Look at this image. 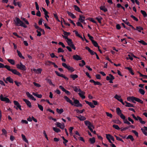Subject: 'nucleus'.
<instances>
[{
  "label": "nucleus",
  "mask_w": 147,
  "mask_h": 147,
  "mask_svg": "<svg viewBox=\"0 0 147 147\" xmlns=\"http://www.w3.org/2000/svg\"><path fill=\"white\" fill-rule=\"evenodd\" d=\"M15 24L17 26H21L24 28H26L27 26L18 18L16 17L14 20Z\"/></svg>",
  "instance_id": "1"
},
{
  "label": "nucleus",
  "mask_w": 147,
  "mask_h": 147,
  "mask_svg": "<svg viewBox=\"0 0 147 147\" xmlns=\"http://www.w3.org/2000/svg\"><path fill=\"white\" fill-rule=\"evenodd\" d=\"M73 88H74V91L76 92H79L78 93V95L83 99H84L85 98V96L84 95L85 94V92H84L82 91L80 89H78L77 87L76 86H74Z\"/></svg>",
  "instance_id": "2"
},
{
  "label": "nucleus",
  "mask_w": 147,
  "mask_h": 147,
  "mask_svg": "<svg viewBox=\"0 0 147 147\" xmlns=\"http://www.w3.org/2000/svg\"><path fill=\"white\" fill-rule=\"evenodd\" d=\"M7 70L9 71H11L13 74L17 75L20 77L22 76L21 74L18 71L16 70L15 69H13L10 68V66H9Z\"/></svg>",
  "instance_id": "3"
},
{
  "label": "nucleus",
  "mask_w": 147,
  "mask_h": 147,
  "mask_svg": "<svg viewBox=\"0 0 147 147\" xmlns=\"http://www.w3.org/2000/svg\"><path fill=\"white\" fill-rule=\"evenodd\" d=\"M0 99L1 101L5 102L6 103H11L9 99L6 97H3V94H1L0 96Z\"/></svg>",
  "instance_id": "4"
},
{
  "label": "nucleus",
  "mask_w": 147,
  "mask_h": 147,
  "mask_svg": "<svg viewBox=\"0 0 147 147\" xmlns=\"http://www.w3.org/2000/svg\"><path fill=\"white\" fill-rule=\"evenodd\" d=\"M131 115L137 121L139 120L141 124H144L146 122L144 121H143L142 118L140 117L137 116V117H136L134 114H132Z\"/></svg>",
  "instance_id": "5"
},
{
  "label": "nucleus",
  "mask_w": 147,
  "mask_h": 147,
  "mask_svg": "<svg viewBox=\"0 0 147 147\" xmlns=\"http://www.w3.org/2000/svg\"><path fill=\"white\" fill-rule=\"evenodd\" d=\"M131 115L137 121L139 120L141 124H144L146 122L144 121H143L142 118L140 117L137 116V117H136L134 114H132Z\"/></svg>",
  "instance_id": "6"
},
{
  "label": "nucleus",
  "mask_w": 147,
  "mask_h": 147,
  "mask_svg": "<svg viewBox=\"0 0 147 147\" xmlns=\"http://www.w3.org/2000/svg\"><path fill=\"white\" fill-rule=\"evenodd\" d=\"M131 115L137 121L139 120L141 124H144L146 122L144 121H143L142 118L140 117L137 116V117H136L134 114H132Z\"/></svg>",
  "instance_id": "7"
},
{
  "label": "nucleus",
  "mask_w": 147,
  "mask_h": 147,
  "mask_svg": "<svg viewBox=\"0 0 147 147\" xmlns=\"http://www.w3.org/2000/svg\"><path fill=\"white\" fill-rule=\"evenodd\" d=\"M17 67L22 70L25 71L26 70V66L23 65L22 62L20 63V64H17L16 65Z\"/></svg>",
  "instance_id": "8"
},
{
  "label": "nucleus",
  "mask_w": 147,
  "mask_h": 147,
  "mask_svg": "<svg viewBox=\"0 0 147 147\" xmlns=\"http://www.w3.org/2000/svg\"><path fill=\"white\" fill-rule=\"evenodd\" d=\"M72 99L74 100L73 103L75 104V105H74V106L77 107H82V105L80 103L79 101L75 99L74 98H73Z\"/></svg>",
  "instance_id": "9"
},
{
  "label": "nucleus",
  "mask_w": 147,
  "mask_h": 147,
  "mask_svg": "<svg viewBox=\"0 0 147 147\" xmlns=\"http://www.w3.org/2000/svg\"><path fill=\"white\" fill-rule=\"evenodd\" d=\"M13 103L16 106V107L15 106H14V108H15L17 110H18V109H19L20 110H22L21 106L17 101L14 100L13 101Z\"/></svg>",
  "instance_id": "10"
},
{
  "label": "nucleus",
  "mask_w": 147,
  "mask_h": 147,
  "mask_svg": "<svg viewBox=\"0 0 147 147\" xmlns=\"http://www.w3.org/2000/svg\"><path fill=\"white\" fill-rule=\"evenodd\" d=\"M114 98L121 102L123 105H125L124 102H123V100L121 98V96H118L117 94H116L114 96Z\"/></svg>",
  "instance_id": "11"
},
{
  "label": "nucleus",
  "mask_w": 147,
  "mask_h": 147,
  "mask_svg": "<svg viewBox=\"0 0 147 147\" xmlns=\"http://www.w3.org/2000/svg\"><path fill=\"white\" fill-rule=\"evenodd\" d=\"M26 94L28 97L32 99V100L35 101L36 99L29 92H26Z\"/></svg>",
  "instance_id": "12"
},
{
  "label": "nucleus",
  "mask_w": 147,
  "mask_h": 147,
  "mask_svg": "<svg viewBox=\"0 0 147 147\" xmlns=\"http://www.w3.org/2000/svg\"><path fill=\"white\" fill-rule=\"evenodd\" d=\"M64 99L66 100V101L68 102H69L72 105H74V104L72 101L67 96H65L64 97Z\"/></svg>",
  "instance_id": "13"
},
{
  "label": "nucleus",
  "mask_w": 147,
  "mask_h": 147,
  "mask_svg": "<svg viewBox=\"0 0 147 147\" xmlns=\"http://www.w3.org/2000/svg\"><path fill=\"white\" fill-rule=\"evenodd\" d=\"M23 100L29 108L31 107L32 105L31 103L29 100L26 99H23Z\"/></svg>",
  "instance_id": "14"
},
{
  "label": "nucleus",
  "mask_w": 147,
  "mask_h": 147,
  "mask_svg": "<svg viewBox=\"0 0 147 147\" xmlns=\"http://www.w3.org/2000/svg\"><path fill=\"white\" fill-rule=\"evenodd\" d=\"M73 59L76 60H80L82 59V58L79 55H74L73 56Z\"/></svg>",
  "instance_id": "15"
},
{
  "label": "nucleus",
  "mask_w": 147,
  "mask_h": 147,
  "mask_svg": "<svg viewBox=\"0 0 147 147\" xmlns=\"http://www.w3.org/2000/svg\"><path fill=\"white\" fill-rule=\"evenodd\" d=\"M109 76H107L106 77V79L108 81H110L111 80H113L115 79L114 77L112 74H109Z\"/></svg>",
  "instance_id": "16"
},
{
  "label": "nucleus",
  "mask_w": 147,
  "mask_h": 147,
  "mask_svg": "<svg viewBox=\"0 0 147 147\" xmlns=\"http://www.w3.org/2000/svg\"><path fill=\"white\" fill-rule=\"evenodd\" d=\"M84 123H85V125L86 126H88H88H92V127L93 128H94V127L93 126V125H92V123H91L90 122V121H88L86 120V121H85Z\"/></svg>",
  "instance_id": "17"
},
{
  "label": "nucleus",
  "mask_w": 147,
  "mask_h": 147,
  "mask_svg": "<svg viewBox=\"0 0 147 147\" xmlns=\"http://www.w3.org/2000/svg\"><path fill=\"white\" fill-rule=\"evenodd\" d=\"M33 70L37 74H40L42 71V69L41 68H38L37 69H33Z\"/></svg>",
  "instance_id": "18"
},
{
  "label": "nucleus",
  "mask_w": 147,
  "mask_h": 147,
  "mask_svg": "<svg viewBox=\"0 0 147 147\" xmlns=\"http://www.w3.org/2000/svg\"><path fill=\"white\" fill-rule=\"evenodd\" d=\"M76 117L81 121H84L86 119L85 117L81 115H79V116H76Z\"/></svg>",
  "instance_id": "19"
},
{
  "label": "nucleus",
  "mask_w": 147,
  "mask_h": 147,
  "mask_svg": "<svg viewBox=\"0 0 147 147\" xmlns=\"http://www.w3.org/2000/svg\"><path fill=\"white\" fill-rule=\"evenodd\" d=\"M63 38H65V39H67V44L68 45L69 43H72V40L71 39L68 38V37L66 36H64L63 35H62Z\"/></svg>",
  "instance_id": "20"
},
{
  "label": "nucleus",
  "mask_w": 147,
  "mask_h": 147,
  "mask_svg": "<svg viewBox=\"0 0 147 147\" xmlns=\"http://www.w3.org/2000/svg\"><path fill=\"white\" fill-rule=\"evenodd\" d=\"M86 103L88 104L91 108H94L95 107V106L93 105L92 103L88 102L87 100H85Z\"/></svg>",
  "instance_id": "21"
},
{
  "label": "nucleus",
  "mask_w": 147,
  "mask_h": 147,
  "mask_svg": "<svg viewBox=\"0 0 147 147\" xmlns=\"http://www.w3.org/2000/svg\"><path fill=\"white\" fill-rule=\"evenodd\" d=\"M74 9L75 10L78 12L82 13V12L80 10V8L78 6L76 5H74Z\"/></svg>",
  "instance_id": "22"
},
{
  "label": "nucleus",
  "mask_w": 147,
  "mask_h": 147,
  "mask_svg": "<svg viewBox=\"0 0 147 147\" xmlns=\"http://www.w3.org/2000/svg\"><path fill=\"white\" fill-rule=\"evenodd\" d=\"M6 81H8L10 83H13V80L10 76L6 78Z\"/></svg>",
  "instance_id": "23"
},
{
  "label": "nucleus",
  "mask_w": 147,
  "mask_h": 147,
  "mask_svg": "<svg viewBox=\"0 0 147 147\" xmlns=\"http://www.w3.org/2000/svg\"><path fill=\"white\" fill-rule=\"evenodd\" d=\"M67 13L68 15L70 16L72 18L74 19L76 18V16L72 13L69 12L68 11H67Z\"/></svg>",
  "instance_id": "24"
},
{
  "label": "nucleus",
  "mask_w": 147,
  "mask_h": 147,
  "mask_svg": "<svg viewBox=\"0 0 147 147\" xmlns=\"http://www.w3.org/2000/svg\"><path fill=\"white\" fill-rule=\"evenodd\" d=\"M125 69H128L129 71V72L132 75H134V74L133 72V71L131 68L128 67H125Z\"/></svg>",
  "instance_id": "25"
},
{
  "label": "nucleus",
  "mask_w": 147,
  "mask_h": 147,
  "mask_svg": "<svg viewBox=\"0 0 147 147\" xmlns=\"http://www.w3.org/2000/svg\"><path fill=\"white\" fill-rule=\"evenodd\" d=\"M135 99H134L135 100L136 102H137L143 104V102L142 100L139 99V98H137L136 97H135Z\"/></svg>",
  "instance_id": "26"
},
{
  "label": "nucleus",
  "mask_w": 147,
  "mask_h": 147,
  "mask_svg": "<svg viewBox=\"0 0 147 147\" xmlns=\"http://www.w3.org/2000/svg\"><path fill=\"white\" fill-rule=\"evenodd\" d=\"M135 99H134L135 100L136 102H137L143 104V102L142 100L139 99V98H137L136 97H135Z\"/></svg>",
  "instance_id": "27"
},
{
  "label": "nucleus",
  "mask_w": 147,
  "mask_h": 147,
  "mask_svg": "<svg viewBox=\"0 0 147 147\" xmlns=\"http://www.w3.org/2000/svg\"><path fill=\"white\" fill-rule=\"evenodd\" d=\"M125 102L126 103V105H125V106L128 107H134V106L132 104L126 101H125Z\"/></svg>",
  "instance_id": "28"
},
{
  "label": "nucleus",
  "mask_w": 147,
  "mask_h": 147,
  "mask_svg": "<svg viewBox=\"0 0 147 147\" xmlns=\"http://www.w3.org/2000/svg\"><path fill=\"white\" fill-rule=\"evenodd\" d=\"M74 32H75V34L77 36L81 38L82 40H84V39L83 37H82V36L78 33V32L77 31L74 30Z\"/></svg>",
  "instance_id": "29"
},
{
  "label": "nucleus",
  "mask_w": 147,
  "mask_h": 147,
  "mask_svg": "<svg viewBox=\"0 0 147 147\" xmlns=\"http://www.w3.org/2000/svg\"><path fill=\"white\" fill-rule=\"evenodd\" d=\"M9 66L7 65H5L3 64L0 63V68H5L7 70Z\"/></svg>",
  "instance_id": "30"
},
{
  "label": "nucleus",
  "mask_w": 147,
  "mask_h": 147,
  "mask_svg": "<svg viewBox=\"0 0 147 147\" xmlns=\"http://www.w3.org/2000/svg\"><path fill=\"white\" fill-rule=\"evenodd\" d=\"M70 77L73 80H75L76 79L78 78V76L76 74H71L70 75Z\"/></svg>",
  "instance_id": "31"
},
{
  "label": "nucleus",
  "mask_w": 147,
  "mask_h": 147,
  "mask_svg": "<svg viewBox=\"0 0 147 147\" xmlns=\"http://www.w3.org/2000/svg\"><path fill=\"white\" fill-rule=\"evenodd\" d=\"M135 97L133 96H128L127 98V100L129 102H131L133 100H134Z\"/></svg>",
  "instance_id": "32"
},
{
  "label": "nucleus",
  "mask_w": 147,
  "mask_h": 147,
  "mask_svg": "<svg viewBox=\"0 0 147 147\" xmlns=\"http://www.w3.org/2000/svg\"><path fill=\"white\" fill-rule=\"evenodd\" d=\"M7 60L8 62L11 64L12 65H14L15 64V61L14 60L11 59H7Z\"/></svg>",
  "instance_id": "33"
},
{
  "label": "nucleus",
  "mask_w": 147,
  "mask_h": 147,
  "mask_svg": "<svg viewBox=\"0 0 147 147\" xmlns=\"http://www.w3.org/2000/svg\"><path fill=\"white\" fill-rule=\"evenodd\" d=\"M116 110L117 113L118 115H119L122 113L121 111L119 108L117 107L116 109Z\"/></svg>",
  "instance_id": "34"
},
{
  "label": "nucleus",
  "mask_w": 147,
  "mask_h": 147,
  "mask_svg": "<svg viewBox=\"0 0 147 147\" xmlns=\"http://www.w3.org/2000/svg\"><path fill=\"white\" fill-rule=\"evenodd\" d=\"M56 111L59 114H61L63 112V110L62 109H59L58 108H57L56 109Z\"/></svg>",
  "instance_id": "35"
},
{
  "label": "nucleus",
  "mask_w": 147,
  "mask_h": 147,
  "mask_svg": "<svg viewBox=\"0 0 147 147\" xmlns=\"http://www.w3.org/2000/svg\"><path fill=\"white\" fill-rule=\"evenodd\" d=\"M32 94L34 96H36L39 98H41L42 97V95L41 94H37L36 93H35L34 92H33Z\"/></svg>",
  "instance_id": "36"
},
{
  "label": "nucleus",
  "mask_w": 147,
  "mask_h": 147,
  "mask_svg": "<svg viewBox=\"0 0 147 147\" xmlns=\"http://www.w3.org/2000/svg\"><path fill=\"white\" fill-rule=\"evenodd\" d=\"M45 80H47V82L48 83H49L50 85H52L53 86H55L54 84H53L52 83V81L51 80L47 79V78H46L45 79Z\"/></svg>",
  "instance_id": "37"
},
{
  "label": "nucleus",
  "mask_w": 147,
  "mask_h": 147,
  "mask_svg": "<svg viewBox=\"0 0 147 147\" xmlns=\"http://www.w3.org/2000/svg\"><path fill=\"white\" fill-rule=\"evenodd\" d=\"M17 53L18 54V56L20 58H22L23 59H24V58H25L24 57V56H22L21 53L20 51H19L18 50H17Z\"/></svg>",
  "instance_id": "38"
},
{
  "label": "nucleus",
  "mask_w": 147,
  "mask_h": 147,
  "mask_svg": "<svg viewBox=\"0 0 147 147\" xmlns=\"http://www.w3.org/2000/svg\"><path fill=\"white\" fill-rule=\"evenodd\" d=\"M81 62H82V63H79V65L80 67H82L85 65L86 62L84 60H82L81 61Z\"/></svg>",
  "instance_id": "39"
},
{
  "label": "nucleus",
  "mask_w": 147,
  "mask_h": 147,
  "mask_svg": "<svg viewBox=\"0 0 147 147\" xmlns=\"http://www.w3.org/2000/svg\"><path fill=\"white\" fill-rule=\"evenodd\" d=\"M67 69L72 72L75 71V69L72 67H71L69 65H68V67Z\"/></svg>",
  "instance_id": "40"
},
{
  "label": "nucleus",
  "mask_w": 147,
  "mask_h": 147,
  "mask_svg": "<svg viewBox=\"0 0 147 147\" xmlns=\"http://www.w3.org/2000/svg\"><path fill=\"white\" fill-rule=\"evenodd\" d=\"M136 30L138 31L139 32H141V30H143V28L141 26H137L136 27Z\"/></svg>",
  "instance_id": "41"
},
{
  "label": "nucleus",
  "mask_w": 147,
  "mask_h": 147,
  "mask_svg": "<svg viewBox=\"0 0 147 147\" xmlns=\"http://www.w3.org/2000/svg\"><path fill=\"white\" fill-rule=\"evenodd\" d=\"M92 44L94 46L96 47H98L99 46H98V44L97 42L95 41L94 40H92Z\"/></svg>",
  "instance_id": "42"
},
{
  "label": "nucleus",
  "mask_w": 147,
  "mask_h": 147,
  "mask_svg": "<svg viewBox=\"0 0 147 147\" xmlns=\"http://www.w3.org/2000/svg\"><path fill=\"white\" fill-rule=\"evenodd\" d=\"M138 42L140 43H141L144 45L146 46L147 45V43L145 42L143 40H140L138 41Z\"/></svg>",
  "instance_id": "43"
},
{
  "label": "nucleus",
  "mask_w": 147,
  "mask_h": 147,
  "mask_svg": "<svg viewBox=\"0 0 147 147\" xmlns=\"http://www.w3.org/2000/svg\"><path fill=\"white\" fill-rule=\"evenodd\" d=\"M68 45L71 48H72L74 50H76V48L74 46V45L72 43H69L68 44Z\"/></svg>",
  "instance_id": "44"
},
{
  "label": "nucleus",
  "mask_w": 147,
  "mask_h": 147,
  "mask_svg": "<svg viewBox=\"0 0 147 147\" xmlns=\"http://www.w3.org/2000/svg\"><path fill=\"white\" fill-rule=\"evenodd\" d=\"M89 140L92 144H93L95 142V139L94 137L90 138Z\"/></svg>",
  "instance_id": "45"
},
{
  "label": "nucleus",
  "mask_w": 147,
  "mask_h": 147,
  "mask_svg": "<svg viewBox=\"0 0 147 147\" xmlns=\"http://www.w3.org/2000/svg\"><path fill=\"white\" fill-rule=\"evenodd\" d=\"M53 130L57 133H58L60 132V130L58 128L56 127H53Z\"/></svg>",
  "instance_id": "46"
},
{
  "label": "nucleus",
  "mask_w": 147,
  "mask_h": 147,
  "mask_svg": "<svg viewBox=\"0 0 147 147\" xmlns=\"http://www.w3.org/2000/svg\"><path fill=\"white\" fill-rule=\"evenodd\" d=\"M21 136L23 140L26 142H28V140L26 139L25 136L23 134H22Z\"/></svg>",
  "instance_id": "47"
},
{
  "label": "nucleus",
  "mask_w": 147,
  "mask_h": 147,
  "mask_svg": "<svg viewBox=\"0 0 147 147\" xmlns=\"http://www.w3.org/2000/svg\"><path fill=\"white\" fill-rule=\"evenodd\" d=\"M100 10L103 11L105 12L107 11V9L106 8L102 6L100 7Z\"/></svg>",
  "instance_id": "48"
},
{
  "label": "nucleus",
  "mask_w": 147,
  "mask_h": 147,
  "mask_svg": "<svg viewBox=\"0 0 147 147\" xmlns=\"http://www.w3.org/2000/svg\"><path fill=\"white\" fill-rule=\"evenodd\" d=\"M140 11L144 17H146L147 16V14L145 11L141 10Z\"/></svg>",
  "instance_id": "49"
},
{
  "label": "nucleus",
  "mask_w": 147,
  "mask_h": 147,
  "mask_svg": "<svg viewBox=\"0 0 147 147\" xmlns=\"http://www.w3.org/2000/svg\"><path fill=\"white\" fill-rule=\"evenodd\" d=\"M126 139H129L131 140L132 141H133L134 140V138L133 136L132 135H129L127 136V137L126 138Z\"/></svg>",
  "instance_id": "50"
},
{
  "label": "nucleus",
  "mask_w": 147,
  "mask_h": 147,
  "mask_svg": "<svg viewBox=\"0 0 147 147\" xmlns=\"http://www.w3.org/2000/svg\"><path fill=\"white\" fill-rule=\"evenodd\" d=\"M76 112L78 113H83L85 109H83L82 110H79L78 109H77L76 110Z\"/></svg>",
  "instance_id": "51"
},
{
  "label": "nucleus",
  "mask_w": 147,
  "mask_h": 147,
  "mask_svg": "<svg viewBox=\"0 0 147 147\" xmlns=\"http://www.w3.org/2000/svg\"><path fill=\"white\" fill-rule=\"evenodd\" d=\"M63 34H64L63 35L64 36H67V37L70 34V32H66L64 30H63Z\"/></svg>",
  "instance_id": "52"
},
{
  "label": "nucleus",
  "mask_w": 147,
  "mask_h": 147,
  "mask_svg": "<svg viewBox=\"0 0 147 147\" xmlns=\"http://www.w3.org/2000/svg\"><path fill=\"white\" fill-rule=\"evenodd\" d=\"M139 92L142 95H144L145 93L144 90L142 89H140L139 90Z\"/></svg>",
  "instance_id": "53"
},
{
  "label": "nucleus",
  "mask_w": 147,
  "mask_h": 147,
  "mask_svg": "<svg viewBox=\"0 0 147 147\" xmlns=\"http://www.w3.org/2000/svg\"><path fill=\"white\" fill-rule=\"evenodd\" d=\"M88 20L94 23L97 24V22L96 21L94 20L93 18H88Z\"/></svg>",
  "instance_id": "54"
},
{
  "label": "nucleus",
  "mask_w": 147,
  "mask_h": 147,
  "mask_svg": "<svg viewBox=\"0 0 147 147\" xmlns=\"http://www.w3.org/2000/svg\"><path fill=\"white\" fill-rule=\"evenodd\" d=\"M113 127L117 130H119L120 128L117 125L114 124L113 125Z\"/></svg>",
  "instance_id": "55"
},
{
  "label": "nucleus",
  "mask_w": 147,
  "mask_h": 147,
  "mask_svg": "<svg viewBox=\"0 0 147 147\" xmlns=\"http://www.w3.org/2000/svg\"><path fill=\"white\" fill-rule=\"evenodd\" d=\"M74 129V128L73 127H70L69 128V134L71 136H72L73 134L72 131Z\"/></svg>",
  "instance_id": "56"
},
{
  "label": "nucleus",
  "mask_w": 147,
  "mask_h": 147,
  "mask_svg": "<svg viewBox=\"0 0 147 147\" xmlns=\"http://www.w3.org/2000/svg\"><path fill=\"white\" fill-rule=\"evenodd\" d=\"M2 132L3 135H6L7 134V132L5 129H2Z\"/></svg>",
  "instance_id": "57"
},
{
  "label": "nucleus",
  "mask_w": 147,
  "mask_h": 147,
  "mask_svg": "<svg viewBox=\"0 0 147 147\" xmlns=\"http://www.w3.org/2000/svg\"><path fill=\"white\" fill-rule=\"evenodd\" d=\"M38 106L39 109L42 111H43V107L41 105L38 104Z\"/></svg>",
  "instance_id": "58"
},
{
  "label": "nucleus",
  "mask_w": 147,
  "mask_h": 147,
  "mask_svg": "<svg viewBox=\"0 0 147 147\" xmlns=\"http://www.w3.org/2000/svg\"><path fill=\"white\" fill-rule=\"evenodd\" d=\"M119 115L122 119L123 120V121L126 119L125 116L122 113H121Z\"/></svg>",
  "instance_id": "59"
},
{
  "label": "nucleus",
  "mask_w": 147,
  "mask_h": 147,
  "mask_svg": "<svg viewBox=\"0 0 147 147\" xmlns=\"http://www.w3.org/2000/svg\"><path fill=\"white\" fill-rule=\"evenodd\" d=\"M130 17L132 18L134 20L136 21H138V19L135 16H134L133 15H131L130 16Z\"/></svg>",
  "instance_id": "60"
},
{
  "label": "nucleus",
  "mask_w": 147,
  "mask_h": 147,
  "mask_svg": "<svg viewBox=\"0 0 147 147\" xmlns=\"http://www.w3.org/2000/svg\"><path fill=\"white\" fill-rule=\"evenodd\" d=\"M96 19L97 20L99 23L101 24V20L102 19V17H100V18L96 17Z\"/></svg>",
  "instance_id": "61"
},
{
  "label": "nucleus",
  "mask_w": 147,
  "mask_h": 147,
  "mask_svg": "<svg viewBox=\"0 0 147 147\" xmlns=\"http://www.w3.org/2000/svg\"><path fill=\"white\" fill-rule=\"evenodd\" d=\"M14 82L18 86H20L22 84L20 82H18L17 81H15Z\"/></svg>",
  "instance_id": "62"
},
{
  "label": "nucleus",
  "mask_w": 147,
  "mask_h": 147,
  "mask_svg": "<svg viewBox=\"0 0 147 147\" xmlns=\"http://www.w3.org/2000/svg\"><path fill=\"white\" fill-rule=\"evenodd\" d=\"M115 136L116 137V139L120 141H121L122 142H123V140L121 138H119V137H118L117 136L115 135Z\"/></svg>",
  "instance_id": "63"
},
{
  "label": "nucleus",
  "mask_w": 147,
  "mask_h": 147,
  "mask_svg": "<svg viewBox=\"0 0 147 147\" xmlns=\"http://www.w3.org/2000/svg\"><path fill=\"white\" fill-rule=\"evenodd\" d=\"M55 73L57 76L60 77H62L63 75V74H60L58 71H55Z\"/></svg>",
  "instance_id": "64"
}]
</instances>
